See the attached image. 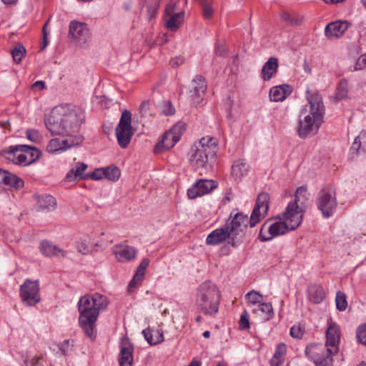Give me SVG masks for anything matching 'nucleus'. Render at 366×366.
Here are the masks:
<instances>
[{
  "label": "nucleus",
  "mask_w": 366,
  "mask_h": 366,
  "mask_svg": "<svg viewBox=\"0 0 366 366\" xmlns=\"http://www.w3.org/2000/svg\"><path fill=\"white\" fill-rule=\"evenodd\" d=\"M315 203L323 218L328 219L332 217L338 206L335 187L330 184H325L319 191Z\"/></svg>",
  "instance_id": "nucleus-7"
},
{
  "label": "nucleus",
  "mask_w": 366,
  "mask_h": 366,
  "mask_svg": "<svg viewBox=\"0 0 366 366\" xmlns=\"http://www.w3.org/2000/svg\"><path fill=\"white\" fill-rule=\"evenodd\" d=\"M20 297L26 306L32 307L39 303L41 300L39 282L26 280L20 287Z\"/></svg>",
  "instance_id": "nucleus-11"
},
{
  "label": "nucleus",
  "mask_w": 366,
  "mask_h": 366,
  "mask_svg": "<svg viewBox=\"0 0 366 366\" xmlns=\"http://www.w3.org/2000/svg\"><path fill=\"white\" fill-rule=\"evenodd\" d=\"M323 1L325 2H326L327 4H336L344 1L345 0H323Z\"/></svg>",
  "instance_id": "nucleus-63"
},
{
  "label": "nucleus",
  "mask_w": 366,
  "mask_h": 366,
  "mask_svg": "<svg viewBox=\"0 0 366 366\" xmlns=\"http://www.w3.org/2000/svg\"><path fill=\"white\" fill-rule=\"evenodd\" d=\"M307 200V187L303 185L298 187L294 201L288 203L285 212L276 216V236L285 234L300 226Z\"/></svg>",
  "instance_id": "nucleus-2"
},
{
  "label": "nucleus",
  "mask_w": 366,
  "mask_h": 366,
  "mask_svg": "<svg viewBox=\"0 0 366 366\" xmlns=\"http://www.w3.org/2000/svg\"><path fill=\"white\" fill-rule=\"evenodd\" d=\"M232 235L224 225V227L217 229L212 232L207 237L206 242L209 245H217L227 239L228 244L232 246Z\"/></svg>",
  "instance_id": "nucleus-20"
},
{
  "label": "nucleus",
  "mask_w": 366,
  "mask_h": 366,
  "mask_svg": "<svg viewBox=\"0 0 366 366\" xmlns=\"http://www.w3.org/2000/svg\"><path fill=\"white\" fill-rule=\"evenodd\" d=\"M207 90L205 79L202 76H197L192 81L188 98L194 104L201 103Z\"/></svg>",
  "instance_id": "nucleus-13"
},
{
  "label": "nucleus",
  "mask_w": 366,
  "mask_h": 366,
  "mask_svg": "<svg viewBox=\"0 0 366 366\" xmlns=\"http://www.w3.org/2000/svg\"><path fill=\"white\" fill-rule=\"evenodd\" d=\"M248 172V166L243 159L236 161L232 167V174L236 178H240Z\"/></svg>",
  "instance_id": "nucleus-34"
},
{
  "label": "nucleus",
  "mask_w": 366,
  "mask_h": 366,
  "mask_svg": "<svg viewBox=\"0 0 366 366\" xmlns=\"http://www.w3.org/2000/svg\"><path fill=\"white\" fill-rule=\"evenodd\" d=\"M179 141V137L168 130L164 134L162 140L157 144L154 152L156 154L162 153L173 147Z\"/></svg>",
  "instance_id": "nucleus-22"
},
{
  "label": "nucleus",
  "mask_w": 366,
  "mask_h": 366,
  "mask_svg": "<svg viewBox=\"0 0 366 366\" xmlns=\"http://www.w3.org/2000/svg\"><path fill=\"white\" fill-rule=\"evenodd\" d=\"M19 152H15L14 153L10 152V147L4 150V153L7 155L6 158L12 161L14 164L21 165V166H28L29 162L27 159V154L26 152H21L18 154Z\"/></svg>",
  "instance_id": "nucleus-31"
},
{
  "label": "nucleus",
  "mask_w": 366,
  "mask_h": 366,
  "mask_svg": "<svg viewBox=\"0 0 366 366\" xmlns=\"http://www.w3.org/2000/svg\"><path fill=\"white\" fill-rule=\"evenodd\" d=\"M115 133L119 145L122 148H127L133 136L132 114L128 110L122 112L120 121L115 129Z\"/></svg>",
  "instance_id": "nucleus-8"
},
{
  "label": "nucleus",
  "mask_w": 366,
  "mask_h": 366,
  "mask_svg": "<svg viewBox=\"0 0 366 366\" xmlns=\"http://www.w3.org/2000/svg\"><path fill=\"white\" fill-rule=\"evenodd\" d=\"M366 67V54L361 55L356 61L355 69L360 70Z\"/></svg>",
  "instance_id": "nucleus-57"
},
{
  "label": "nucleus",
  "mask_w": 366,
  "mask_h": 366,
  "mask_svg": "<svg viewBox=\"0 0 366 366\" xmlns=\"http://www.w3.org/2000/svg\"><path fill=\"white\" fill-rule=\"evenodd\" d=\"M31 88L33 89H38L41 90L45 88V83L43 81H37L32 84Z\"/></svg>",
  "instance_id": "nucleus-62"
},
{
  "label": "nucleus",
  "mask_w": 366,
  "mask_h": 366,
  "mask_svg": "<svg viewBox=\"0 0 366 366\" xmlns=\"http://www.w3.org/2000/svg\"><path fill=\"white\" fill-rule=\"evenodd\" d=\"M217 151V143L213 137H202L191 147L189 160L193 166L198 169H207L209 160L213 159Z\"/></svg>",
  "instance_id": "nucleus-6"
},
{
  "label": "nucleus",
  "mask_w": 366,
  "mask_h": 366,
  "mask_svg": "<svg viewBox=\"0 0 366 366\" xmlns=\"http://www.w3.org/2000/svg\"><path fill=\"white\" fill-rule=\"evenodd\" d=\"M201 4L202 6L204 17L207 19L210 18L213 14V9L211 5L204 0H202Z\"/></svg>",
  "instance_id": "nucleus-55"
},
{
  "label": "nucleus",
  "mask_w": 366,
  "mask_h": 366,
  "mask_svg": "<svg viewBox=\"0 0 366 366\" xmlns=\"http://www.w3.org/2000/svg\"><path fill=\"white\" fill-rule=\"evenodd\" d=\"M82 142V137H67L66 139H62L56 138L49 141L46 147V150L49 153H54L78 145Z\"/></svg>",
  "instance_id": "nucleus-14"
},
{
  "label": "nucleus",
  "mask_w": 366,
  "mask_h": 366,
  "mask_svg": "<svg viewBox=\"0 0 366 366\" xmlns=\"http://www.w3.org/2000/svg\"><path fill=\"white\" fill-rule=\"evenodd\" d=\"M86 164L83 162H77L67 173L65 179L68 182L79 181L87 177L84 174V172L87 169Z\"/></svg>",
  "instance_id": "nucleus-27"
},
{
  "label": "nucleus",
  "mask_w": 366,
  "mask_h": 366,
  "mask_svg": "<svg viewBox=\"0 0 366 366\" xmlns=\"http://www.w3.org/2000/svg\"><path fill=\"white\" fill-rule=\"evenodd\" d=\"M162 113L165 115H172L175 112V109L169 101H163L160 104Z\"/></svg>",
  "instance_id": "nucleus-48"
},
{
  "label": "nucleus",
  "mask_w": 366,
  "mask_h": 366,
  "mask_svg": "<svg viewBox=\"0 0 366 366\" xmlns=\"http://www.w3.org/2000/svg\"><path fill=\"white\" fill-rule=\"evenodd\" d=\"M87 177H90L94 180H99L105 178V169L104 168L97 169L89 175H87Z\"/></svg>",
  "instance_id": "nucleus-54"
},
{
  "label": "nucleus",
  "mask_w": 366,
  "mask_h": 366,
  "mask_svg": "<svg viewBox=\"0 0 366 366\" xmlns=\"http://www.w3.org/2000/svg\"><path fill=\"white\" fill-rule=\"evenodd\" d=\"M268 202V194L267 193H261L257 198L255 207L259 206V208L262 209V212L267 213L269 208Z\"/></svg>",
  "instance_id": "nucleus-39"
},
{
  "label": "nucleus",
  "mask_w": 366,
  "mask_h": 366,
  "mask_svg": "<svg viewBox=\"0 0 366 366\" xmlns=\"http://www.w3.org/2000/svg\"><path fill=\"white\" fill-rule=\"evenodd\" d=\"M280 18L282 21L287 25H298L300 24V19L295 12H290L288 11H282L280 13Z\"/></svg>",
  "instance_id": "nucleus-37"
},
{
  "label": "nucleus",
  "mask_w": 366,
  "mask_h": 366,
  "mask_svg": "<svg viewBox=\"0 0 366 366\" xmlns=\"http://www.w3.org/2000/svg\"><path fill=\"white\" fill-rule=\"evenodd\" d=\"M48 24H49V20L45 23V24L44 25L43 29H42L43 41L41 45V50H44L46 47V46L48 45V43H49L48 39H47L48 34L46 30V27L48 25Z\"/></svg>",
  "instance_id": "nucleus-59"
},
{
  "label": "nucleus",
  "mask_w": 366,
  "mask_h": 366,
  "mask_svg": "<svg viewBox=\"0 0 366 366\" xmlns=\"http://www.w3.org/2000/svg\"><path fill=\"white\" fill-rule=\"evenodd\" d=\"M33 198L36 201V207L38 211L54 209L56 204V199L49 194H34Z\"/></svg>",
  "instance_id": "nucleus-25"
},
{
  "label": "nucleus",
  "mask_w": 366,
  "mask_h": 366,
  "mask_svg": "<svg viewBox=\"0 0 366 366\" xmlns=\"http://www.w3.org/2000/svg\"><path fill=\"white\" fill-rule=\"evenodd\" d=\"M76 249L83 254H88L89 252V241L86 239H80L76 244Z\"/></svg>",
  "instance_id": "nucleus-50"
},
{
  "label": "nucleus",
  "mask_w": 366,
  "mask_h": 366,
  "mask_svg": "<svg viewBox=\"0 0 366 366\" xmlns=\"http://www.w3.org/2000/svg\"><path fill=\"white\" fill-rule=\"evenodd\" d=\"M0 183H3L16 189L24 187V181L16 174L0 169Z\"/></svg>",
  "instance_id": "nucleus-24"
},
{
  "label": "nucleus",
  "mask_w": 366,
  "mask_h": 366,
  "mask_svg": "<svg viewBox=\"0 0 366 366\" xmlns=\"http://www.w3.org/2000/svg\"><path fill=\"white\" fill-rule=\"evenodd\" d=\"M351 24L346 20H337L328 23L325 28V35L328 39H337L345 33Z\"/></svg>",
  "instance_id": "nucleus-16"
},
{
  "label": "nucleus",
  "mask_w": 366,
  "mask_h": 366,
  "mask_svg": "<svg viewBox=\"0 0 366 366\" xmlns=\"http://www.w3.org/2000/svg\"><path fill=\"white\" fill-rule=\"evenodd\" d=\"M308 299L315 304L321 303L325 297L324 288L320 285H310L307 289Z\"/></svg>",
  "instance_id": "nucleus-29"
},
{
  "label": "nucleus",
  "mask_w": 366,
  "mask_h": 366,
  "mask_svg": "<svg viewBox=\"0 0 366 366\" xmlns=\"http://www.w3.org/2000/svg\"><path fill=\"white\" fill-rule=\"evenodd\" d=\"M15 152H26L29 164L38 160L41 154V151L37 148L26 144L10 146V152L14 153Z\"/></svg>",
  "instance_id": "nucleus-23"
},
{
  "label": "nucleus",
  "mask_w": 366,
  "mask_h": 366,
  "mask_svg": "<svg viewBox=\"0 0 366 366\" xmlns=\"http://www.w3.org/2000/svg\"><path fill=\"white\" fill-rule=\"evenodd\" d=\"M144 275L136 272L132 280L129 282L128 285V291L129 292H133V290L141 284L143 280V277Z\"/></svg>",
  "instance_id": "nucleus-46"
},
{
  "label": "nucleus",
  "mask_w": 366,
  "mask_h": 366,
  "mask_svg": "<svg viewBox=\"0 0 366 366\" xmlns=\"http://www.w3.org/2000/svg\"><path fill=\"white\" fill-rule=\"evenodd\" d=\"M290 333L292 337L301 339L305 334V330L300 325H295L291 327Z\"/></svg>",
  "instance_id": "nucleus-51"
},
{
  "label": "nucleus",
  "mask_w": 366,
  "mask_h": 366,
  "mask_svg": "<svg viewBox=\"0 0 366 366\" xmlns=\"http://www.w3.org/2000/svg\"><path fill=\"white\" fill-rule=\"evenodd\" d=\"M186 130V124L179 122L176 124L172 129H169L174 134L177 135L180 139L183 132Z\"/></svg>",
  "instance_id": "nucleus-52"
},
{
  "label": "nucleus",
  "mask_w": 366,
  "mask_h": 366,
  "mask_svg": "<svg viewBox=\"0 0 366 366\" xmlns=\"http://www.w3.org/2000/svg\"><path fill=\"white\" fill-rule=\"evenodd\" d=\"M113 253L119 262H126L135 259L137 250L129 245L119 244L113 247Z\"/></svg>",
  "instance_id": "nucleus-19"
},
{
  "label": "nucleus",
  "mask_w": 366,
  "mask_h": 366,
  "mask_svg": "<svg viewBox=\"0 0 366 366\" xmlns=\"http://www.w3.org/2000/svg\"><path fill=\"white\" fill-rule=\"evenodd\" d=\"M142 334L147 341L151 345H157L164 341L163 332L159 330H151L149 327L144 330Z\"/></svg>",
  "instance_id": "nucleus-30"
},
{
  "label": "nucleus",
  "mask_w": 366,
  "mask_h": 366,
  "mask_svg": "<svg viewBox=\"0 0 366 366\" xmlns=\"http://www.w3.org/2000/svg\"><path fill=\"white\" fill-rule=\"evenodd\" d=\"M305 354L317 366H331L332 355L335 352L332 350L330 352V348L326 346L314 345L306 347Z\"/></svg>",
  "instance_id": "nucleus-10"
},
{
  "label": "nucleus",
  "mask_w": 366,
  "mask_h": 366,
  "mask_svg": "<svg viewBox=\"0 0 366 366\" xmlns=\"http://www.w3.org/2000/svg\"><path fill=\"white\" fill-rule=\"evenodd\" d=\"M107 305V298L99 293L83 296L79 300V324L85 335L92 340L96 337L95 327L99 312Z\"/></svg>",
  "instance_id": "nucleus-3"
},
{
  "label": "nucleus",
  "mask_w": 366,
  "mask_h": 366,
  "mask_svg": "<svg viewBox=\"0 0 366 366\" xmlns=\"http://www.w3.org/2000/svg\"><path fill=\"white\" fill-rule=\"evenodd\" d=\"M252 311L264 320H271L274 315L272 302H266L264 300L258 304L257 307H253Z\"/></svg>",
  "instance_id": "nucleus-26"
},
{
  "label": "nucleus",
  "mask_w": 366,
  "mask_h": 366,
  "mask_svg": "<svg viewBox=\"0 0 366 366\" xmlns=\"http://www.w3.org/2000/svg\"><path fill=\"white\" fill-rule=\"evenodd\" d=\"M69 35L79 43H84L89 37V30L86 24L71 21L69 24Z\"/></svg>",
  "instance_id": "nucleus-18"
},
{
  "label": "nucleus",
  "mask_w": 366,
  "mask_h": 366,
  "mask_svg": "<svg viewBox=\"0 0 366 366\" xmlns=\"http://www.w3.org/2000/svg\"><path fill=\"white\" fill-rule=\"evenodd\" d=\"M274 73V56H271L262 69L261 74L264 81L271 79Z\"/></svg>",
  "instance_id": "nucleus-35"
},
{
  "label": "nucleus",
  "mask_w": 366,
  "mask_h": 366,
  "mask_svg": "<svg viewBox=\"0 0 366 366\" xmlns=\"http://www.w3.org/2000/svg\"><path fill=\"white\" fill-rule=\"evenodd\" d=\"M41 357H34L29 362L27 366H42Z\"/></svg>",
  "instance_id": "nucleus-61"
},
{
  "label": "nucleus",
  "mask_w": 366,
  "mask_h": 366,
  "mask_svg": "<svg viewBox=\"0 0 366 366\" xmlns=\"http://www.w3.org/2000/svg\"><path fill=\"white\" fill-rule=\"evenodd\" d=\"M293 92V88L288 84L276 86V102H283Z\"/></svg>",
  "instance_id": "nucleus-33"
},
{
  "label": "nucleus",
  "mask_w": 366,
  "mask_h": 366,
  "mask_svg": "<svg viewBox=\"0 0 366 366\" xmlns=\"http://www.w3.org/2000/svg\"><path fill=\"white\" fill-rule=\"evenodd\" d=\"M74 342L72 340H65L59 345V349L64 355H67L73 351L74 348Z\"/></svg>",
  "instance_id": "nucleus-45"
},
{
  "label": "nucleus",
  "mask_w": 366,
  "mask_h": 366,
  "mask_svg": "<svg viewBox=\"0 0 366 366\" xmlns=\"http://www.w3.org/2000/svg\"><path fill=\"white\" fill-rule=\"evenodd\" d=\"M184 13L178 12L174 15H172L164 18L165 26L170 31H176L179 29L183 21Z\"/></svg>",
  "instance_id": "nucleus-32"
},
{
  "label": "nucleus",
  "mask_w": 366,
  "mask_h": 366,
  "mask_svg": "<svg viewBox=\"0 0 366 366\" xmlns=\"http://www.w3.org/2000/svg\"><path fill=\"white\" fill-rule=\"evenodd\" d=\"M26 138L34 143H39L42 137L40 133L36 130L29 129L26 132Z\"/></svg>",
  "instance_id": "nucleus-49"
},
{
  "label": "nucleus",
  "mask_w": 366,
  "mask_h": 366,
  "mask_svg": "<svg viewBox=\"0 0 366 366\" xmlns=\"http://www.w3.org/2000/svg\"><path fill=\"white\" fill-rule=\"evenodd\" d=\"M118 361L120 366H132L134 346L127 337L121 339Z\"/></svg>",
  "instance_id": "nucleus-15"
},
{
  "label": "nucleus",
  "mask_w": 366,
  "mask_h": 366,
  "mask_svg": "<svg viewBox=\"0 0 366 366\" xmlns=\"http://www.w3.org/2000/svg\"><path fill=\"white\" fill-rule=\"evenodd\" d=\"M349 82L346 79H342L339 81L334 96L331 98L334 102L348 99L349 97Z\"/></svg>",
  "instance_id": "nucleus-28"
},
{
  "label": "nucleus",
  "mask_w": 366,
  "mask_h": 366,
  "mask_svg": "<svg viewBox=\"0 0 366 366\" xmlns=\"http://www.w3.org/2000/svg\"><path fill=\"white\" fill-rule=\"evenodd\" d=\"M2 2L5 4H16L18 0H1Z\"/></svg>",
  "instance_id": "nucleus-64"
},
{
  "label": "nucleus",
  "mask_w": 366,
  "mask_h": 366,
  "mask_svg": "<svg viewBox=\"0 0 366 366\" xmlns=\"http://www.w3.org/2000/svg\"><path fill=\"white\" fill-rule=\"evenodd\" d=\"M274 237V222L270 224L269 226L264 224L259 232V239L262 242L272 239Z\"/></svg>",
  "instance_id": "nucleus-36"
},
{
  "label": "nucleus",
  "mask_w": 366,
  "mask_h": 366,
  "mask_svg": "<svg viewBox=\"0 0 366 366\" xmlns=\"http://www.w3.org/2000/svg\"><path fill=\"white\" fill-rule=\"evenodd\" d=\"M287 352V346L284 343H280L276 347V366H280L284 362V357Z\"/></svg>",
  "instance_id": "nucleus-44"
},
{
  "label": "nucleus",
  "mask_w": 366,
  "mask_h": 366,
  "mask_svg": "<svg viewBox=\"0 0 366 366\" xmlns=\"http://www.w3.org/2000/svg\"><path fill=\"white\" fill-rule=\"evenodd\" d=\"M150 261L149 259L145 258L144 259L139 265L137 267V272L144 275L145 274V269L148 267L149 265Z\"/></svg>",
  "instance_id": "nucleus-58"
},
{
  "label": "nucleus",
  "mask_w": 366,
  "mask_h": 366,
  "mask_svg": "<svg viewBox=\"0 0 366 366\" xmlns=\"http://www.w3.org/2000/svg\"><path fill=\"white\" fill-rule=\"evenodd\" d=\"M39 248L41 254L46 257H66L67 255L65 250L48 240H42L39 243Z\"/></svg>",
  "instance_id": "nucleus-21"
},
{
  "label": "nucleus",
  "mask_w": 366,
  "mask_h": 366,
  "mask_svg": "<svg viewBox=\"0 0 366 366\" xmlns=\"http://www.w3.org/2000/svg\"><path fill=\"white\" fill-rule=\"evenodd\" d=\"M245 299L247 303L252 305L253 307H257L258 304L264 300V297L256 290H251L247 292L245 295Z\"/></svg>",
  "instance_id": "nucleus-38"
},
{
  "label": "nucleus",
  "mask_w": 366,
  "mask_h": 366,
  "mask_svg": "<svg viewBox=\"0 0 366 366\" xmlns=\"http://www.w3.org/2000/svg\"><path fill=\"white\" fill-rule=\"evenodd\" d=\"M336 307L339 311H345L347 307L346 295L341 291H337L335 298Z\"/></svg>",
  "instance_id": "nucleus-41"
},
{
  "label": "nucleus",
  "mask_w": 366,
  "mask_h": 366,
  "mask_svg": "<svg viewBox=\"0 0 366 366\" xmlns=\"http://www.w3.org/2000/svg\"><path fill=\"white\" fill-rule=\"evenodd\" d=\"M105 178L112 181H117L121 174L120 170L117 167L110 166L104 168Z\"/></svg>",
  "instance_id": "nucleus-43"
},
{
  "label": "nucleus",
  "mask_w": 366,
  "mask_h": 366,
  "mask_svg": "<svg viewBox=\"0 0 366 366\" xmlns=\"http://www.w3.org/2000/svg\"><path fill=\"white\" fill-rule=\"evenodd\" d=\"M176 9V3L174 1H170L166 4L165 9H164V19L165 17L170 16L172 15H174L177 13H175Z\"/></svg>",
  "instance_id": "nucleus-53"
},
{
  "label": "nucleus",
  "mask_w": 366,
  "mask_h": 366,
  "mask_svg": "<svg viewBox=\"0 0 366 366\" xmlns=\"http://www.w3.org/2000/svg\"><path fill=\"white\" fill-rule=\"evenodd\" d=\"M267 213L262 212L258 207H254L249 219L250 227H254L260 220L262 217H264Z\"/></svg>",
  "instance_id": "nucleus-42"
},
{
  "label": "nucleus",
  "mask_w": 366,
  "mask_h": 366,
  "mask_svg": "<svg viewBox=\"0 0 366 366\" xmlns=\"http://www.w3.org/2000/svg\"><path fill=\"white\" fill-rule=\"evenodd\" d=\"M249 224L248 217L242 213H237L234 215L230 222L225 226L232 235V246L237 247L243 241L244 230Z\"/></svg>",
  "instance_id": "nucleus-9"
},
{
  "label": "nucleus",
  "mask_w": 366,
  "mask_h": 366,
  "mask_svg": "<svg viewBox=\"0 0 366 366\" xmlns=\"http://www.w3.org/2000/svg\"><path fill=\"white\" fill-rule=\"evenodd\" d=\"M221 298L218 287L207 280L201 283L196 290L195 306L204 315L214 317L219 312Z\"/></svg>",
  "instance_id": "nucleus-5"
},
{
  "label": "nucleus",
  "mask_w": 366,
  "mask_h": 366,
  "mask_svg": "<svg viewBox=\"0 0 366 366\" xmlns=\"http://www.w3.org/2000/svg\"><path fill=\"white\" fill-rule=\"evenodd\" d=\"M84 120V114L78 107L66 104L52 109L44 122L47 129L52 135L63 137H81L75 135L79 131Z\"/></svg>",
  "instance_id": "nucleus-1"
},
{
  "label": "nucleus",
  "mask_w": 366,
  "mask_h": 366,
  "mask_svg": "<svg viewBox=\"0 0 366 366\" xmlns=\"http://www.w3.org/2000/svg\"><path fill=\"white\" fill-rule=\"evenodd\" d=\"M356 336L357 341L366 347V324L361 325L357 328Z\"/></svg>",
  "instance_id": "nucleus-47"
},
{
  "label": "nucleus",
  "mask_w": 366,
  "mask_h": 366,
  "mask_svg": "<svg viewBox=\"0 0 366 366\" xmlns=\"http://www.w3.org/2000/svg\"><path fill=\"white\" fill-rule=\"evenodd\" d=\"M327 325L328 327L326 332V344L325 346L330 348V352L332 350L337 353L340 341V329L339 325L332 320L328 321Z\"/></svg>",
  "instance_id": "nucleus-17"
},
{
  "label": "nucleus",
  "mask_w": 366,
  "mask_h": 366,
  "mask_svg": "<svg viewBox=\"0 0 366 366\" xmlns=\"http://www.w3.org/2000/svg\"><path fill=\"white\" fill-rule=\"evenodd\" d=\"M306 97L310 104V113L302 119L300 117L298 133L301 138H305L316 134L323 122L325 106L322 96L317 92L307 91ZM306 108L301 112V115L305 114Z\"/></svg>",
  "instance_id": "nucleus-4"
},
{
  "label": "nucleus",
  "mask_w": 366,
  "mask_h": 366,
  "mask_svg": "<svg viewBox=\"0 0 366 366\" xmlns=\"http://www.w3.org/2000/svg\"><path fill=\"white\" fill-rule=\"evenodd\" d=\"M14 61L19 63L26 54V49L21 44H17L11 51Z\"/></svg>",
  "instance_id": "nucleus-40"
},
{
  "label": "nucleus",
  "mask_w": 366,
  "mask_h": 366,
  "mask_svg": "<svg viewBox=\"0 0 366 366\" xmlns=\"http://www.w3.org/2000/svg\"><path fill=\"white\" fill-rule=\"evenodd\" d=\"M217 186L218 183L214 180L200 179L187 189V196L189 199H193L210 193Z\"/></svg>",
  "instance_id": "nucleus-12"
},
{
  "label": "nucleus",
  "mask_w": 366,
  "mask_h": 366,
  "mask_svg": "<svg viewBox=\"0 0 366 366\" xmlns=\"http://www.w3.org/2000/svg\"><path fill=\"white\" fill-rule=\"evenodd\" d=\"M360 147H361V142L360 139V137H357L352 143L350 150L353 153L357 154Z\"/></svg>",
  "instance_id": "nucleus-60"
},
{
  "label": "nucleus",
  "mask_w": 366,
  "mask_h": 366,
  "mask_svg": "<svg viewBox=\"0 0 366 366\" xmlns=\"http://www.w3.org/2000/svg\"><path fill=\"white\" fill-rule=\"evenodd\" d=\"M239 327L242 330H245L249 327V322L248 319V313L246 310H244L240 317L239 320Z\"/></svg>",
  "instance_id": "nucleus-56"
}]
</instances>
